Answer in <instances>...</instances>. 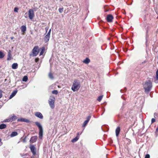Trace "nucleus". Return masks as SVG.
I'll return each instance as SVG.
<instances>
[{"label":"nucleus","mask_w":158,"mask_h":158,"mask_svg":"<svg viewBox=\"0 0 158 158\" xmlns=\"http://www.w3.org/2000/svg\"><path fill=\"white\" fill-rule=\"evenodd\" d=\"M113 19V16L111 15H108L106 17V20L108 22H111Z\"/></svg>","instance_id":"8"},{"label":"nucleus","mask_w":158,"mask_h":158,"mask_svg":"<svg viewBox=\"0 0 158 158\" xmlns=\"http://www.w3.org/2000/svg\"><path fill=\"white\" fill-rule=\"evenodd\" d=\"M158 114L157 113H154V116L155 117H156V116H157V115Z\"/></svg>","instance_id":"40"},{"label":"nucleus","mask_w":158,"mask_h":158,"mask_svg":"<svg viewBox=\"0 0 158 158\" xmlns=\"http://www.w3.org/2000/svg\"><path fill=\"white\" fill-rule=\"evenodd\" d=\"M121 97L122 98H123V96H122Z\"/></svg>","instance_id":"50"},{"label":"nucleus","mask_w":158,"mask_h":158,"mask_svg":"<svg viewBox=\"0 0 158 158\" xmlns=\"http://www.w3.org/2000/svg\"><path fill=\"white\" fill-rule=\"evenodd\" d=\"M103 97V95H101L99 96L98 97L97 100L99 102H100L101 101Z\"/></svg>","instance_id":"26"},{"label":"nucleus","mask_w":158,"mask_h":158,"mask_svg":"<svg viewBox=\"0 0 158 158\" xmlns=\"http://www.w3.org/2000/svg\"><path fill=\"white\" fill-rule=\"evenodd\" d=\"M51 32V29H50L49 30L48 32V33L47 34V35L50 36Z\"/></svg>","instance_id":"37"},{"label":"nucleus","mask_w":158,"mask_h":158,"mask_svg":"<svg viewBox=\"0 0 158 158\" xmlns=\"http://www.w3.org/2000/svg\"><path fill=\"white\" fill-rule=\"evenodd\" d=\"M35 116L40 119H43V116L42 114L40 112H36L35 114Z\"/></svg>","instance_id":"9"},{"label":"nucleus","mask_w":158,"mask_h":158,"mask_svg":"<svg viewBox=\"0 0 158 158\" xmlns=\"http://www.w3.org/2000/svg\"><path fill=\"white\" fill-rule=\"evenodd\" d=\"M49 77L51 79H52L53 78V75L51 73H49Z\"/></svg>","instance_id":"29"},{"label":"nucleus","mask_w":158,"mask_h":158,"mask_svg":"<svg viewBox=\"0 0 158 158\" xmlns=\"http://www.w3.org/2000/svg\"><path fill=\"white\" fill-rule=\"evenodd\" d=\"M155 121V119L154 118H152L151 120L152 123H153Z\"/></svg>","instance_id":"36"},{"label":"nucleus","mask_w":158,"mask_h":158,"mask_svg":"<svg viewBox=\"0 0 158 158\" xmlns=\"http://www.w3.org/2000/svg\"><path fill=\"white\" fill-rule=\"evenodd\" d=\"M12 59V56L11 54V51L10 50H9L8 52L7 55V60H11Z\"/></svg>","instance_id":"10"},{"label":"nucleus","mask_w":158,"mask_h":158,"mask_svg":"<svg viewBox=\"0 0 158 158\" xmlns=\"http://www.w3.org/2000/svg\"><path fill=\"white\" fill-rule=\"evenodd\" d=\"M19 9L17 7H15L14 9V11L15 12H18Z\"/></svg>","instance_id":"34"},{"label":"nucleus","mask_w":158,"mask_h":158,"mask_svg":"<svg viewBox=\"0 0 158 158\" xmlns=\"http://www.w3.org/2000/svg\"><path fill=\"white\" fill-rule=\"evenodd\" d=\"M156 132H158V126L156 129Z\"/></svg>","instance_id":"41"},{"label":"nucleus","mask_w":158,"mask_h":158,"mask_svg":"<svg viewBox=\"0 0 158 158\" xmlns=\"http://www.w3.org/2000/svg\"><path fill=\"white\" fill-rule=\"evenodd\" d=\"M46 31L47 32V30H48V28H46Z\"/></svg>","instance_id":"43"},{"label":"nucleus","mask_w":158,"mask_h":158,"mask_svg":"<svg viewBox=\"0 0 158 158\" xmlns=\"http://www.w3.org/2000/svg\"><path fill=\"white\" fill-rule=\"evenodd\" d=\"M90 61V60L88 58H86L85 60L83 61V63L86 64H89Z\"/></svg>","instance_id":"19"},{"label":"nucleus","mask_w":158,"mask_h":158,"mask_svg":"<svg viewBox=\"0 0 158 158\" xmlns=\"http://www.w3.org/2000/svg\"><path fill=\"white\" fill-rule=\"evenodd\" d=\"M150 156L149 154H147L145 155V158H150Z\"/></svg>","instance_id":"35"},{"label":"nucleus","mask_w":158,"mask_h":158,"mask_svg":"<svg viewBox=\"0 0 158 158\" xmlns=\"http://www.w3.org/2000/svg\"><path fill=\"white\" fill-rule=\"evenodd\" d=\"M24 17L26 18H28L27 14V13H26L25 14Z\"/></svg>","instance_id":"39"},{"label":"nucleus","mask_w":158,"mask_h":158,"mask_svg":"<svg viewBox=\"0 0 158 158\" xmlns=\"http://www.w3.org/2000/svg\"><path fill=\"white\" fill-rule=\"evenodd\" d=\"M88 123V122H87V121H86V120H85L83 123V125H82V127H85L87 125Z\"/></svg>","instance_id":"27"},{"label":"nucleus","mask_w":158,"mask_h":158,"mask_svg":"<svg viewBox=\"0 0 158 158\" xmlns=\"http://www.w3.org/2000/svg\"><path fill=\"white\" fill-rule=\"evenodd\" d=\"M81 87L80 82L79 80H74L71 87V89L73 91H77Z\"/></svg>","instance_id":"1"},{"label":"nucleus","mask_w":158,"mask_h":158,"mask_svg":"<svg viewBox=\"0 0 158 158\" xmlns=\"http://www.w3.org/2000/svg\"><path fill=\"white\" fill-rule=\"evenodd\" d=\"M156 78L157 80H158V69L157 70L156 72Z\"/></svg>","instance_id":"33"},{"label":"nucleus","mask_w":158,"mask_h":158,"mask_svg":"<svg viewBox=\"0 0 158 158\" xmlns=\"http://www.w3.org/2000/svg\"><path fill=\"white\" fill-rule=\"evenodd\" d=\"M120 131V127H118L116 128V129L115 130V133H116V137H118V136L119 134Z\"/></svg>","instance_id":"15"},{"label":"nucleus","mask_w":158,"mask_h":158,"mask_svg":"<svg viewBox=\"0 0 158 158\" xmlns=\"http://www.w3.org/2000/svg\"><path fill=\"white\" fill-rule=\"evenodd\" d=\"M145 63V62L144 61L143 62H142V63Z\"/></svg>","instance_id":"45"},{"label":"nucleus","mask_w":158,"mask_h":158,"mask_svg":"<svg viewBox=\"0 0 158 158\" xmlns=\"http://www.w3.org/2000/svg\"><path fill=\"white\" fill-rule=\"evenodd\" d=\"M10 38H11V40H13V39H14V37H10Z\"/></svg>","instance_id":"42"},{"label":"nucleus","mask_w":158,"mask_h":158,"mask_svg":"<svg viewBox=\"0 0 158 158\" xmlns=\"http://www.w3.org/2000/svg\"><path fill=\"white\" fill-rule=\"evenodd\" d=\"M55 97L53 95L50 96L48 100V103L50 108L53 109L55 107Z\"/></svg>","instance_id":"4"},{"label":"nucleus","mask_w":158,"mask_h":158,"mask_svg":"<svg viewBox=\"0 0 158 158\" xmlns=\"http://www.w3.org/2000/svg\"><path fill=\"white\" fill-rule=\"evenodd\" d=\"M17 90H15L14 91H13L11 93V94L10 95V96L9 97V99H11L12 98H13L15 95L16 94V93L17 92Z\"/></svg>","instance_id":"14"},{"label":"nucleus","mask_w":158,"mask_h":158,"mask_svg":"<svg viewBox=\"0 0 158 158\" xmlns=\"http://www.w3.org/2000/svg\"><path fill=\"white\" fill-rule=\"evenodd\" d=\"M31 151L33 155H35L36 154V149L35 147L33 145H31L30 146Z\"/></svg>","instance_id":"7"},{"label":"nucleus","mask_w":158,"mask_h":158,"mask_svg":"<svg viewBox=\"0 0 158 158\" xmlns=\"http://www.w3.org/2000/svg\"><path fill=\"white\" fill-rule=\"evenodd\" d=\"M155 82L156 83L157 82H156V81H155Z\"/></svg>","instance_id":"48"},{"label":"nucleus","mask_w":158,"mask_h":158,"mask_svg":"<svg viewBox=\"0 0 158 158\" xmlns=\"http://www.w3.org/2000/svg\"><path fill=\"white\" fill-rule=\"evenodd\" d=\"M18 135V133L16 131H13L12 132L11 135H10V136L11 137H13L14 136H16Z\"/></svg>","instance_id":"18"},{"label":"nucleus","mask_w":158,"mask_h":158,"mask_svg":"<svg viewBox=\"0 0 158 158\" xmlns=\"http://www.w3.org/2000/svg\"><path fill=\"white\" fill-rule=\"evenodd\" d=\"M11 122L10 119V118L5 119L3 121L4 122Z\"/></svg>","instance_id":"32"},{"label":"nucleus","mask_w":158,"mask_h":158,"mask_svg":"<svg viewBox=\"0 0 158 158\" xmlns=\"http://www.w3.org/2000/svg\"><path fill=\"white\" fill-rule=\"evenodd\" d=\"M64 10V8H60L59 9V11L60 13H62L63 12Z\"/></svg>","instance_id":"31"},{"label":"nucleus","mask_w":158,"mask_h":158,"mask_svg":"<svg viewBox=\"0 0 158 158\" xmlns=\"http://www.w3.org/2000/svg\"><path fill=\"white\" fill-rule=\"evenodd\" d=\"M28 80V77L27 76H24L22 80L23 81L26 82Z\"/></svg>","instance_id":"25"},{"label":"nucleus","mask_w":158,"mask_h":158,"mask_svg":"<svg viewBox=\"0 0 158 158\" xmlns=\"http://www.w3.org/2000/svg\"><path fill=\"white\" fill-rule=\"evenodd\" d=\"M125 90L126 91V88H125Z\"/></svg>","instance_id":"47"},{"label":"nucleus","mask_w":158,"mask_h":158,"mask_svg":"<svg viewBox=\"0 0 158 158\" xmlns=\"http://www.w3.org/2000/svg\"><path fill=\"white\" fill-rule=\"evenodd\" d=\"M6 125L4 124H2L0 125V129H3L6 127Z\"/></svg>","instance_id":"21"},{"label":"nucleus","mask_w":158,"mask_h":158,"mask_svg":"<svg viewBox=\"0 0 158 158\" xmlns=\"http://www.w3.org/2000/svg\"><path fill=\"white\" fill-rule=\"evenodd\" d=\"M35 124L38 127L39 130V137L40 139H42L43 132L42 127L41 124L38 122H35Z\"/></svg>","instance_id":"3"},{"label":"nucleus","mask_w":158,"mask_h":158,"mask_svg":"<svg viewBox=\"0 0 158 158\" xmlns=\"http://www.w3.org/2000/svg\"><path fill=\"white\" fill-rule=\"evenodd\" d=\"M28 13L29 19L32 20L35 16L33 10L32 9H30L28 10Z\"/></svg>","instance_id":"6"},{"label":"nucleus","mask_w":158,"mask_h":158,"mask_svg":"<svg viewBox=\"0 0 158 158\" xmlns=\"http://www.w3.org/2000/svg\"><path fill=\"white\" fill-rule=\"evenodd\" d=\"M143 86L145 92L148 93L152 87V83L151 81L150 80H148L146 81Z\"/></svg>","instance_id":"2"},{"label":"nucleus","mask_w":158,"mask_h":158,"mask_svg":"<svg viewBox=\"0 0 158 158\" xmlns=\"http://www.w3.org/2000/svg\"><path fill=\"white\" fill-rule=\"evenodd\" d=\"M1 139H0V142H1Z\"/></svg>","instance_id":"49"},{"label":"nucleus","mask_w":158,"mask_h":158,"mask_svg":"<svg viewBox=\"0 0 158 158\" xmlns=\"http://www.w3.org/2000/svg\"><path fill=\"white\" fill-rule=\"evenodd\" d=\"M37 138V136H33L31 138L30 141L32 143H35L36 141Z\"/></svg>","instance_id":"12"},{"label":"nucleus","mask_w":158,"mask_h":158,"mask_svg":"<svg viewBox=\"0 0 158 158\" xmlns=\"http://www.w3.org/2000/svg\"><path fill=\"white\" fill-rule=\"evenodd\" d=\"M91 118V116L89 115L86 118L87 120H86V121H87L88 122H89V121L90 120V118Z\"/></svg>","instance_id":"30"},{"label":"nucleus","mask_w":158,"mask_h":158,"mask_svg":"<svg viewBox=\"0 0 158 158\" xmlns=\"http://www.w3.org/2000/svg\"><path fill=\"white\" fill-rule=\"evenodd\" d=\"M40 49H41V51L40 52V55L41 56L43 55V53H44L45 50V48L44 47H43L42 48H40Z\"/></svg>","instance_id":"20"},{"label":"nucleus","mask_w":158,"mask_h":158,"mask_svg":"<svg viewBox=\"0 0 158 158\" xmlns=\"http://www.w3.org/2000/svg\"><path fill=\"white\" fill-rule=\"evenodd\" d=\"M52 93L53 94L56 95L58 94V92L57 90H54L52 91Z\"/></svg>","instance_id":"28"},{"label":"nucleus","mask_w":158,"mask_h":158,"mask_svg":"<svg viewBox=\"0 0 158 158\" xmlns=\"http://www.w3.org/2000/svg\"><path fill=\"white\" fill-rule=\"evenodd\" d=\"M122 90H120V92H121V93H122Z\"/></svg>","instance_id":"46"},{"label":"nucleus","mask_w":158,"mask_h":158,"mask_svg":"<svg viewBox=\"0 0 158 158\" xmlns=\"http://www.w3.org/2000/svg\"><path fill=\"white\" fill-rule=\"evenodd\" d=\"M17 118V117L16 116H12L10 118V119L11 122H12L13 121L15 120Z\"/></svg>","instance_id":"23"},{"label":"nucleus","mask_w":158,"mask_h":158,"mask_svg":"<svg viewBox=\"0 0 158 158\" xmlns=\"http://www.w3.org/2000/svg\"><path fill=\"white\" fill-rule=\"evenodd\" d=\"M21 31L22 32H24L26 31V27L25 25H23L21 27Z\"/></svg>","instance_id":"16"},{"label":"nucleus","mask_w":158,"mask_h":158,"mask_svg":"<svg viewBox=\"0 0 158 158\" xmlns=\"http://www.w3.org/2000/svg\"><path fill=\"white\" fill-rule=\"evenodd\" d=\"M17 121L25 122L27 123H29L30 122V121L29 120L23 118H20L18 119Z\"/></svg>","instance_id":"11"},{"label":"nucleus","mask_w":158,"mask_h":158,"mask_svg":"<svg viewBox=\"0 0 158 158\" xmlns=\"http://www.w3.org/2000/svg\"><path fill=\"white\" fill-rule=\"evenodd\" d=\"M18 64L17 63H14L12 65V68L13 69H16L18 68Z\"/></svg>","instance_id":"17"},{"label":"nucleus","mask_w":158,"mask_h":158,"mask_svg":"<svg viewBox=\"0 0 158 158\" xmlns=\"http://www.w3.org/2000/svg\"><path fill=\"white\" fill-rule=\"evenodd\" d=\"M77 135H80L79 133H77Z\"/></svg>","instance_id":"44"},{"label":"nucleus","mask_w":158,"mask_h":158,"mask_svg":"<svg viewBox=\"0 0 158 158\" xmlns=\"http://www.w3.org/2000/svg\"><path fill=\"white\" fill-rule=\"evenodd\" d=\"M50 36L46 35L44 37V40L45 43H47L49 40Z\"/></svg>","instance_id":"13"},{"label":"nucleus","mask_w":158,"mask_h":158,"mask_svg":"<svg viewBox=\"0 0 158 158\" xmlns=\"http://www.w3.org/2000/svg\"><path fill=\"white\" fill-rule=\"evenodd\" d=\"M78 139L79 137L77 136L75 138H73L71 142L73 143H74L76 142Z\"/></svg>","instance_id":"22"},{"label":"nucleus","mask_w":158,"mask_h":158,"mask_svg":"<svg viewBox=\"0 0 158 158\" xmlns=\"http://www.w3.org/2000/svg\"><path fill=\"white\" fill-rule=\"evenodd\" d=\"M2 91L1 90H0V98L2 97Z\"/></svg>","instance_id":"38"},{"label":"nucleus","mask_w":158,"mask_h":158,"mask_svg":"<svg viewBox=\"0 0 158 158\" xmlns=\"http://www.w3.org/2000/svg\"><path fill=\"white\" fill-rule=\"evenodd\" d=\"M5 56L4 54L1 51H0V59L3 58Z\"/></svg>","instance_id":"24"},{"label":"nucleus","mask_w":158,"mask_h":158,"mask_svg":"<svg viewBox=\"0 0 158 158\" xmlns=\"http://www.w3.org/2000/svg\"><path fill=\"white\" fill-rule=\"evenodd\" d=\"M39 47L38 46L34 47L32 50V56H36L39 53Z\"/></svg>","instance_id":"5"}]
</instances>
